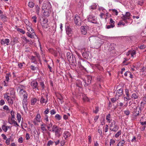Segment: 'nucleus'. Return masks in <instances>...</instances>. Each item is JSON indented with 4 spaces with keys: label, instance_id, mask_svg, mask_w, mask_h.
<instances>
[{
    "label": "nucleus",
    "instance_id": "nucleus-19",
    "mask_svg": "<svg viewBox=\"0 0 146 146\" xmlns=\"http://www.w3.org/2000/svg\"><path fill=\"white\" fill-rule=\"evenodd\" d=\"M101 40L98 38L96 41V43H94V44L95 46V47L96 48H98L100 47L102 44V43H101Z\"/></svg>",
    "mask_w": 146,
    "mask_h": 146
},
{
    "label": "nucleus",
    "instance_id": "nucleus-26",
    "mask_svg": "<svg viewBox=\"0 0 146 146\" xmlns=\"http://www.w3.org/2000/svg\"><path fill=\"white\" fill-rule=\"evenodd\" d=\"M25 88V87L23 85H19L17 87V91L18 90L21 91V90H24V89Z\"/></svg>",
    "mask_w": 146,
    "mask_h": 146
},
{
    "label": "nucleus",
    "instance_id": "nucleus-7",
    "mask_svg": "<svg viewBox=\"0 0 146 146\" xmlns=\"http://www.w3.org/2000/svg\"><path fill=\"white\" fill-rule=\"evenodd\" d=\"M88 19L89 22L94 23H97L96 18L93 15H90Z\"/></svg>",
    "mask_w": 146,
    "mask_h": 146
},
{
    "label": "nucleus",
    "instance_id": "nucleus-8",
    "mask_svg": "<svg viewBox=\"0 0 146 146\" xmlns=\"http://www.w3.org/2000/svg\"><path fill=\"white\" fill-rule=\"evenodd\" d=\"M42 9V10L51 9V5L49 2H46L43 4Z\"/></svg>",
    "mask_w": 146,
    "mask_h": 146
},
{
    "label": "nucleus",
    "instance_id": "nucleus-37",
    "mask_svg": "<svg viewBox=\"0 0 146 146\" xmlns=\"http://www.w3.org/2000/svg\"><path fill=\"white\" fill-rule=\"evenodd\" d=\"M2 128L3 130L5 132H6L7 130V126H6L5 125H3L2 126Z\"/></svg>",
    "mask_w": 146,
    "mask_h": 146
},
{
    "label": "nucleus",
    "instance_id": "nucleus-29",
    "mask_svg": "<svg viewBox=\"0 0 146 146\" xmlns=\"http://www.w3.org/2000/svg\"><path fill=\"white\" fill-rule=\"evenodd\" d=\"M76 85L77 86L80 88H82V82L79 80L77 81L76 82Z\"/></svg>",
    "mask_w": 146,
    "mask_h": 146
},
{
    "label": "nucleus",
    "instance_id": "nucleus-21",
    "mask_svg": "<svg viewBox=\"0 0 146 146\" xmlns=\"http://www.w3.org/2000/svg\"><path fill=\"white\" fill-rule=\"evenodd\" d=\"M70 133L68 131H65L63 133V136L66 139L70 137Z\"/></svg>",
    "mask_w": 146,
    "mask_h": 146
},
{
    "label": "nucleus",
    "instance_id": "nucleus-10",
    "mask_svg": "<svg viewBox=\"0 0 146 146\" xmlns=\"http://www.w3.org/2000/svg\"><path fill=\"white\" fill-rule=\"evenodd\" d=\"M10 42V40L8 39H2L0 41V43L1 45H8Z\"/></svg>",
    "mask_w": 146,
    "mask_h": 146
},
{
    "label": "nucleus",
    "instance_id": "nucleus-54",
    "mask_svg": "<svg viewBox=\"0 0 146 146\" xmlns=\"http://www.w3.org/2000/svg\"><path fill=\"white\" fill-rule=\"evenodd\" d=\"M136 54L134 50L131 51V57H133V56Z\"/></svg>",
    "mask_w": 146,
    "mask_h": 146
},
{
    "label": "nucleus",
    "instance_id": "nucleus-52",
    "mask_svg": "<svg viewBox=\"0 0 146 146\" xmlns=\"http://www.w3.org/2000/svg\"><path fill=\"white\" fill-rule=\"evenodd\" d=\"M118 98H117L115 97V98H112L111 99V101L113 102L114 103L116 102L117 100H118Z\"/></svg>",
    "mask_w": 146,
    "mask_h": 146
},
{
    "label": "nucleus",
    "instance_id": "nucleus-48",
    "mask_svg": "<svg viewBox=\"0 0 146 146\" xmlns=\"http://www.w3.org/2000/svg\"><path fill=\"white\" fill-rule=\"evenodd\" d=\"M10 75V74H6V76H5V78H6L5 81H7V82L9 81V76Z\"/></svg>",
    "mask_w": 146,
    "mask_h": 146
},
{
    "label": "nucleus",
    "instance_id": "nucleus-12",
    "mask_svg": "<svg viewBox=\"0 0 146 146\" xmlns=\"http://www.w3.org/2000/svg\"><path fill=\"white\" fill-rule=\"evenodd\" d=\"M51 9L42 10V12L44 14V15L46 17L49 16L51 12Z\"/></svg>",
    "mask_w": 146,
    "mask_h": 146
},
{
    "label": "nucleus",
    "instance_id": "nucleus-2",
    "mask_svg": "<svg viewBox=\"0 0 146 146\" xmlns=\"http://www.w3.org/2000/svg\"><path fill=\"white\" fill-rule=\"evenodd\" d=\"M52 128V131L55 133L56 136L59 137L62 134L61 128L58 127L55 125L53 126Z\"/></svg>",
    "mask_w": 146,
    "mask_h": 146
},
{
    "label": "nucleus",
    "instance_id": "nucleus-44",
    "mask_svg": "<svg viewBox=\"0 0 146 146\" xmlns=\"http://www.w3.org/2000/svg\"><path fill=\"white\" fill-rule=\"evenodd\" d=\"M125 143V141L123 140H122L120 141L118 143L119 144H120L121 146H123Z\"/></svg>",
    "mask_w": 146,
    "mask_h": 146
},
{
    "label": "nucleus",
    "instance_id": "nucleus-42",
    "mask_svg": "<svg viewBox=\"0 0 146 146\" xmlns=\"http://www.w3.org/2000/svg\"><path fill=\"white\" fill-rule=\"evenodd\" d=\"M54 142L51 140H49L48 141V143L47 144V146H50V145H52L53 144Z\"/></svg>",
    "mask_w": 146,
    "mask_h": 146
},
{
    "label": "nucleus",
    "instance_id": "nucleus-30",
    "mask_svg": "<svg viewBox=\"0 0 146 146\" xmlns=\"http://www.w3.org/2000/svg\"><path fill=\"white\" fill-rule=\"evenodd\" d=\"M46 124L45 123H43L41 125V129L42 131H47V129L46 128Z\"/></svg>",
    "mask_w": 146,
    "mask_h": 146
},
{
    "label": "nucleus",
    "instance_id": "nucleus-1",
    "mask_svg": "<svg viewBox=\"0 0 146 146\" xmlns=\"http://www.w3.org/2000/svg\"><path fill=\"white\" fill-rule=\"evenodd\" d=\"M67 59L70 64L73 66H76V61L74 56L71 54L70 52H67L66 54Z\"/></svg>",
    "mask_w": 146,
    "mask_h": 146
},
{
    "label": "nucleus",
    "instance_id": "nucleus-43",
    "mask_svg": "<svg viewBox=\"0 0 146 146\" xmlns=\"http://www.w3.org/2000/svg\"><path fill=\"white\" fill-rule=\"evenodd\" d=\"M124 114L126 115H128L130 114V111L129 110H127L124 111Z\"/></svg>",
    "mask_w": 146,
    "mask_h": 146
},
{
    "label": "nucleus",
    "instance_id": "nucleus-16",
    "mask_svg": "<svg viewBox=\"0 0 146 146\" xmlns=\"http://www.w3.org/2000/svg\"><path fill=\"white\" fill-rule=\"evenodd\" d=\"M31 86L33 89H38V83L36 81H33L31 83Z\"/></svg>",
    "mask_w": 146,
    "mask_h": 146
},
{
    "label": "nucleus",
    "instance_id": "nucleus-56",
    "mask_svg": "<svg viewBox=\"0 0 146 146\" xmlns=\"http://www.w3.org/2000/svg\"><path fill=\"white\" fill-rule=\"evenodd\" d=\"M11 118H15L14 112L13 111H11Z\"/></svg>",
    "mask_w": 146,
    "mask_h": 146
},
{
    "label": "nucleus",
    "instance_id": "nucleus-28",
    "mask_svg": "<svg viewBox=\"0 0 146 146\" xmlns=\"http://www.w3.org/2000/svg\"><path fill=\"white\" fill-rule=\"evenodd\" d=\"M81 32L82 34L85 35L87 33V31L86 29L84 26H82L81 27Z\"/></svg>",
    "mask_w": 146,
    "mask_h": 146
},
{
    "label": "nucleus",
    "instance_id": "nucleus-33",
    "mask_svg": "<svg viewBox=\"0 0 146 146\" xmlns=\"http://www.w3.org/2000/svg\"><path fill=\"white\" fill-rule=\"evenodd\" d=\"M41 117L40 114H38L35 117V119L37 122H40Z\"/></svg>",
    "mask_w": 146,
    "mask_h": 146
},
{
    "label": "nucleus",
    "instance_id": "nucleus-3",
    "mask_svg": "<svg viewBox=\"0 0 146 146\" xmlns=\"http://www.w3.org/2000/svg\"><path fill=\"white\" fill-rule=\"evenodd\" d=\"M119 127L116 124V122L113 120L111 122V124L110 126V129L111 131H113L114 132H116L118 130Z\"/></svg>",
    "mask_w": 146,
    "mask_h": 146
},
{
    "label": "nucleus",
    "instance_id": "nucleus-45",
    "mask_svg": "<svg viewBox=\"0 0 146 146\" xmlns=\"http://www.w3.org/2000/svg\"><path fill=\"white\" fill-rule=\"evenodd\" d=\"M17 31L23 34H24L25 33V32L24 30L20 28H17Z\"/></svg>",
    "mask_w": 146,
    "mask_h": 146
},
{
    "label": "nucleus",
    "instance_id": "nucleus-46",
    "mask_svg": "<svg viewBox=\"0 0 146 146\" xmlns=\"http://www.w3.org/2000/svg\"><path fill=\"white\" fill-rule=\"evenodd\" d=\"M121 131H118L117 133L115 135V137L116 138H117L119 137V136L121 135Z\"/></svg>",
    "mask_w": 146,
    "mask_h": 146
},
{
    "label": "nucleus",
    "instance_id": "nucleus-41",
    "mask_svg": "<svg viewBox=\"0 0 146 146\" xmlns=\"http://www.w3.org/2000/svg\"><path fill=\"white\" fill-rule=\"evenodd\" d=\"M27 35L28 36L31 38H32L33 37V35H35V34H31L30 33L27 32Z\"/></svg>",
    "mask_w": 146,
    "mask_h": 146
},
{
    "label": "nucleus",
    "instance_id": "nucleus-57",
    "mask_svg": "<svg viewBox=\"0 0 146 146\" xmlns=\"http://www.w3.org/2000/svg\"><path fill=\"white\" fill-rule=\"evenodd\" d=\"M32 19H33V21L35 23H36V19L37 18L36 16H34L33 17H32Z\"/></svg>",
    "mask_w": 146,
    "mask_h": 146
},
{
    "label": "nucleus",
    "instance_id": "nucleus-63",
    "mask_svg": "<svg viewBox=\"0 0 146 146\" xmlns=\"http://www.w3.org/2000/svg\"><path fill=\"white\" fill-rule=\"evenodd\" d=\"M110 23H111V24H114L115 22L113 21L112 18L110 19Z\"/></svg>",
    "mask_w": 146,
    "mask_h": 146
},
{
    "label": "nucleus",
    "instance_id": "nucleus-40",
    "mask_svg": "<svg viewBox=\"0 0 146 146\" xmlns=\"http://www.w3.org/2000/svg\"><path fill=\"white\" fill-rule=\"evenodd\" d=\"M55 117L56 119L59 120L61 119L62 117L59 114H57L55 115Z\"/></svg>",
    "mask_w": 146,
    "mask_h": 146
},
{
    "label": "nucleus",
    "instance_id": "nucleus-22",
    "mask_svg": "<svg viewBox=\"0 0 146 146\" xmlns=\"http://www.w3.org/2000/svg\"><path fill=\"white\" fill-rule=\"evenodd\" d=\"M27 29L29 32L31 33L35 34L34 30L31 27L29 26V24L28 26H27Z\"/></svg>",
    "mask_w": 146,
    "mask_h": 146
},
{
    "label": "nucleus",
    "instance_id": "nucleus-25",
    "mask_svg": "<svg viewBox=\"0 0 146 146\" xmlns=\"http://www.w3.org/2000/svg\"><path fill=\"white\" fill-rule=\"evenodd\" d=\"M116 46L115 44L114 43H112L110 45L109 48L108 49V50L109 51H111L114 50Z\"/></svg>",
    "mask_w": 146,
    "mask_h": 146
},
{
    "label": "nucleus",
    "instance_id": "nucleus-53",
    "mask_svg": "<svg viewBox=\"0 0 146 146\" xmlns=\"http://www.w3.org/2000/svg\"><path fill=\"white\" fill-rule=\"evenodd\" d=\"M5 115V114L4 112H2L0 113V116L1 118L4 117Z\"/></svg>",
    "mask_w": 146,
    "mask_h": 146
},
{
    "label": "nucleus",
    "instance_id": "nucleus-6",
    "mask_svg": "<svg viewBox=\"0 0 146 146\" xmlns=\"http://www.w3.org/2000/svg\"><path fill=\"white\" fill-rule=\"evenodd\" d=\"M123 16L121 17V19H122L125 23H127L128 22L127 19H129L130 18L131 14L129 12H126L125 15H122Z\"/></svg>",
    "mask_w": 146,
    "mask_h": 146
},
{
    "label": "nucleus",
    "instance_id": "nucleus-49",
    "mask_svg": "<svg viewBox=\"0 0 146 146\" xmlns=\"http://www.w3.org/2000/svg\"><path fill=\"white\" fill-rule=\"evenodd\" d=\"M106 28L107 29H109L111 28H113L114 27V24H111L110 25H106Z\"/></svg>",
    "mask_w": 146,
    "mask_h": 146
},
{
    "label": "nucleus",
    "instance_id": "nucleus-23",
    "mask_svg": "<svg viewBox=\"0 0 146 146\" xmlns=\"http://www.w3.org/2000/svg\"><path fill=\"white\" fill-rule=\"evenodd\" d=\"M4 98H6L7 100V101L9 102V103L10 104H13V100L11 99V97L7 95H5L4 96Z\"/></svg>",
    "mask_w": 146,
    "mask_h": 146
},
{
    "label": "nucleus",
    "instance_id": "nucleus-4",
    "mask_svg": "<svg viewBox=\"0 0 146 146\" xmlns=\"http://www.w3.org/2000/svg\"><path fill=\"white\" fill-rule=\"evenodd\" d=\"M141 106L139 107V110L137 111V107H135V108H134L133 113L135 116H137L139 115V113L141 111V109L143 108L145 104L143 102H141Z\"/></svg>",
    "mask_w": 146,
    "mask_h": 146
},
{
    "label": "nucleus",
    "instance_id": "nucleus-58",
    "mask_svg": "<svg viewBox=\"0 0 146 146\" xmlns=\"http://www.w3.org/2000/svg\"><path fill=\"white\" fill-rule=\"evenodd\" d=\"M10 138L7 139L6 141V143L8 145L10 144Z\"/></svg>",
    "mask_w": 146,
    "mask_h": 146
},
{
    "label": "nucleus",
    "instance_id": "nucleus-20",
    "mask_svg": "<svg viewBox=\"0 0 146 146\" xmlns=\"http://www.w3.org/2000/svg\"><path fill=\"white\" fill-rule=\"evenodd\" d=\"M66 31L67 34L69 36H72V29L69 27H67V28H66Z\"/></svg>",
    "mask_w": 146,
    "mask_h": 146
},
{
    "label": "nucleus",
    "instance_id": "nucleus-17",
    "mask_svg": "<svg viewBox=\"0 0 146 146\" xmlns=\"http://www.w3.org/2000/svg\"><path fill=\"white\" fill-rule=\"evenodd\" d=\"M123 92V89L121 88L119 89L116 92V93L115 95V97L117 98H119V97L120 96H121Z\"/></svg>",
    "mask_w": 146,
    "mask_h": 146
},
{
    "label": "nucleus",
    "instance_id": "nucleus-59",
    "mask_svg": "<svg viewBox=\"0 0 146 146\" xmlns=\"http://www.w3.org/2000/svg\"><path fill=\"white\" fill-rule=\"evenodd\" d=\"M50 112V114L52 115L56 113V111L54 110H51Z\"/></svg>",
    "mask_w": 146,
    "mask_h": 146
},
{
    "label": "nucleus",
    "instance_id": "nucleus-13",
    "mask_svg": "<svg viewBox=\"0 0 146 146\" xmlns=\"http://www.w3.org/2000/svg\"><path fill=\"white\" fill-rule=\"evenodd\" d=\"M19 93L21 96H23L24 98L27 99L28 95L25 90H21V91H19Z\"/></svg>",
    "mask_w": 146,
    "mask_h": 146
},
{
    "label": "nucleus",
    "instance_id": "nucleus-31",
    "mask_svg": "<svg viewBox=\"0 0 146 146\" xmlns=\"http://www.w3.org/2000/svg\"><path fill=\"white\" fill-rule=\"evenodd\" d=\"M106 119L109 123H110L112 121V119L111 117V115L110 113L108 114L106 117Z\"/></svg>",
    "mask_w": 146,
    "mask_h": 146
},
{
    "label": "nucleus",
    "instance_id": "nucleus-47",
    "mask_svg": "<svg viewBox=\"0 0 146 146\" xmlns=\"http://www.w3.org/2000/svg\"><path fill=\"white\" fill-rule=\"evenodd\" d=\"M115 142V140H114L113 139H111L110 140V146H111V145H113V144H114Z\"/></svg>",
    "mask_w": 146,
    "mask_h": 146
},
{
    "label": "nucleus",
    "instance_id": "nucleus-51",
    "mask_svg": "<svg viewBox=\"0 0 146 146\" xmlns=\"http://www.w3.org/2000/svg\"><path fill=\"white\" fill-rule=\"evenodd\" d=\"M0 17L2 19H3V20L5 19V21L6 20V19L7 18L6 16L3 14L0 15Z\"/></svg>",
    "mask_w": 146,
    "mask_h": 146
},
{
    "label": "nucleus",
    "instance_id": "nucleus-15",
    "mask_svg": "<svg viewBox=\"0 0 146 146\" xmlns=\"http://www.w3.org/2000/svg\"><path fill=\"white\" fill-rule=\"evenodd\" d=\"M28 102L27 99L24 98L23 101V107L24 110H27Z\"/></svg>",
    "mask_w": 146,
    "mask_h": 146
},
{
    "label": "nucleus",
    "instance_id": "nucleus-24",
    "mask_svg": "<svg viewBox=\"0 0 146 146\" xmlns=\"http://www.w3.org/2000/svg\"><path fill=\"white\" fill-rule=\"evenodd\" d=\"M46 124V126L47 127V128L48 130L49 131H51V130H50V128L51 127H52V123L50 121L48 122V123L46 122V123H45Z\"/></svg>",
    "mask_w": 146,
    "mask_h": 146
},
{
    "label": "nucleus",
    "instance_id": "nucleus-14",
    "mask_svg": "<svg viewBox=\"0 0 146 146\" xmlns=\"http://www.w3.org/2000/svg\"><path fill=\"white\" fill-rule=\"evenodd\" d=\"M48 94H46L45 95V97L46 99H45L44 97L43 96H42L40 99V102L41 104H43L45 103L46 104L48 102V98H47Z\"/></svg>",
    "mask_w": 146,
    "mask_h": 146
},
{
    "label": "nucleus",
    "instance_id": "nucleus-11",
    "mask_svg": "<svg viewBox=\"0 0 146 146\" xmlns=\"http://www.w3.org/2000/svg\"><path fill=\"white\" fill-rule=\"evenodd\" d=\"M48 20L47 19H43L41 25L44 28H47L48 27Z\"/></svg>",
    "mask_w": 146,
    "mask_h": 146
},
{
    "label": "nucleus",
    "instance_id": "nucleus-32",
    "mask_svg": "<svg viewBox=\"0 0 146 146\" xmlns=\"http://www.w3.org/2000/svg\"><path fill=\"white\" fill-rule=\"evenodd\" d=\"M83 56L85 58H87L89 56V52H85L82 54Z\"/></svg>",
    "mask_w": 146,
    "mask_h": 146
},
{
    "label": "nucleus",
    "instance_id": "nucleus-60",
    "mask_svg": "<svg viewBox=\"0 0 146 146\" xmlns=\"http://www.w3.org/2000/svg\"><path fill=\"white\" fill-rule=\"evenodd\" d=\"M18 141L19 143H22L23 142L22 137H20L18 139Z\"/></svg>",
    "mask_w": 146,
    "mask_h": 146
},
{
    "label": "nucleus",
    "instance_id": "nucleus-55",
    "mask_svg": "<svg viewBox=\"0 0 146 146\" xmlns=\"http://www.w3.org/2000/svg\"><path fill=\"white\" fill-rule=\"evenodd\" d=\"M10 124L11 125L13 124L15 126H19V125L17 123V122H16L15 121H14L13 122L11 123Z\"/></svg>",
    "mask_w": 146,
    "mask_h": 146
},
{
    "label": "nucleus",
    "instance_id": "nucleus-50",
    "mask_svg": "<svg viewBox=\"0 0 146 146\" xmlns=\"http://www.w3.org/2000/svg\"><path fill=\"white\" fill-rule=\"evenodd\" d=\"M3 109L4 110H6L7 111H9L10 110L8 106L6 105H5L3 107Z\"/></svg>",
    "mask_w": 146,
    "mask_h": 146
},
{
    "label": "nucleus",
    "instance_id": "nucleus-27",
    "mask_svg": "<svg viewBox=\"0 0 146 146\" xmlns=\"http://www.w3.org/2000/svg\"><path fill=\"white\" fill-rule=\"evenodd\" d=\"M56 25H55L52 26L50 28L49 31L51 32L54 33L56 31Z\"/></svg>",
    "mask_w": 146,
    "mask_h": 146
},
{
    "label": "nucleus",
    "instance_id": "nucleus-9",
    "mask_svg": "<svg viewBox=\"0 0 146 146\" xmlns=\"http://www.w3.org/2000/svg\"><path fill=\"white\" fill-rule=\"evenodd\" d=\"M74 21L76 25L80 26L81 25V20L80 17L78 15H76L74 18Z\"/></svg>",
    "mask_w": 146,
    "mask_h": 146
},
{
    "label": "nucleus",
    "instance_id": "nucleus-5",
    "mask_svg": "<svg viewBox=\"0 0 146 146\" xmlns=\"http://www.w3.org/2000/svg\"><path fill=\"white\" fill-rule=\"evenodd\" d=\"M92 79V76L88 75L86 76V80L85 79L83 80V81L85 83L84 84L85 87H86L90 84Z\"/></svg>",
    "mask_w": 146,
    "mask_h": 146
},
{
    "label": "nucleus",
    "instance_id": "nucleus-36",
    "mask_svg": "<svg viewBox=\"0 0 146 146\" xmlns=\"http://www.w3.org/2000/svg\"><path fill=\"white\" fill-rule=\"evenodd\" d=\"M17 118L18 122L19 123L20 122L21 118V115L20 114L17 113Z\"/></svg>",
    "mask_w": 146,
    "mask_h": 146
},
{
    "label": "nucleus",
    "instance_id": "nucleus-34",
    "mask_svg": "<svg viewBox=\"0 0 146 146\" xmlns=\"http://www.w3.org/2000/svg\"><path fill=\"white\" fill-rule=\"evenodd\" d=\"M28 6L31 8H33L34 6V3L31 1H30L28 4Z\"/></svg>",
    "mask_w": 146,
    "mask_h": 146
},
{
    "label": "nucleus",
    "instance_id": "nucleus-39",
    "mask_svg": "<svg viewBox=\"0 0 146 146\" xmlns=\"http://www.w3.org/2000/svg\"><path fill=\"white\" fill-rule=\"evenodd\" d=\"M131 97L132 98L135 99L137 98H138V96L136 94L134 93L132 94Z\"/></svg>",
    "mask_w": 146,
    "mask_h": 146
},
{
    "label": "nucleus",
    "instance_id": "nucleus-38",
    "mask_svg": "<svg viewBox=\"0 0 146 146\" xmlns=\"http://www.w3.org/2000/svg\"><path fill=\"white\" fill-rule=\"evenodd\" d=\"M37 101V99L35 98H33L31 100V105H34L35 103Z\"/></svg>",
    "mask_w": 146,
    "mask_h": 146
},
{
    "label": "nucleus",
    "instance_id": "nucleus-35",
    "mask_svg": "<svg viewBox=\"0 0 146 146\" xmlns=\"http://www.w3.org/2000/svg\"><path fill=\"white\" fill-rule=\"evenodd\" d=\"M35 56H32L31 58V59L32 60V62L35 63H36L37 61L36 59L35 58Z\"/></svg>",
    "mask_w": 146,
    "mask_h": 146
},
{
    "label": "nucleus",
    "instance_id": "nucleus-18",
    "mask_svg": "<svg viewBox=\"0 0 146 146\" xmlns=\"http://www.w3.org/2000/svg\"><path fill=\"white\" fill-rule=\"evenodd\" d=\"M97 37L95 36L90 37L89 38V41L94 44V43H96V41L98 39Z\"/></svg>",
    "mask_w": 146,
    "mask_h": 146
},
{
    "label": "nucleus",
    "instance_id": "nucleus-64",
    "mask_svg": "<svg viewBox=\"0 0 146 146\" xmlns=\"http://www.w3.org/2000/svg\"><path fill=\"white\" fill-rule=\"evenodd\" d=\"M112 11L114 12L115 13V15H117L118 14V12L117 11V10L115 9H113L112 10Z\"/></svg>",
    "mask_w": 146,
    "mask_h": 146
},
{
    "label": "nucleus",
    "instance_id": "nucleus-61",
    "mask_svg": "<svg viewBox=\"0 0 146 146\" xmlns=\"http://www.w3.org/2000/svg\"><path fill=\"white\" fill-rule=\"evenodd\" d=\"M40 85L41 86L42 89H43L45 87L44 83L42 82H40Z\"/></svg>",
    "mask_w": 146,
    "mask_h": 146
},
{
    "label": "nucleus",
    "instance_id": "nucleus-62",
    "mask_svg": "<svg viewBox=\"0 0 146 146\" xmlns=\"http://www.w3.org/2000/svg\"><path fill=\"white\" fill-rule=\"evenodd\" d=\"M99 111V108L98 107L95 108V110L93 111L94 112L96 113Z\"/></svg>",
    "mask_w": 146,
    "mask_h": 146
}]
</instances>
